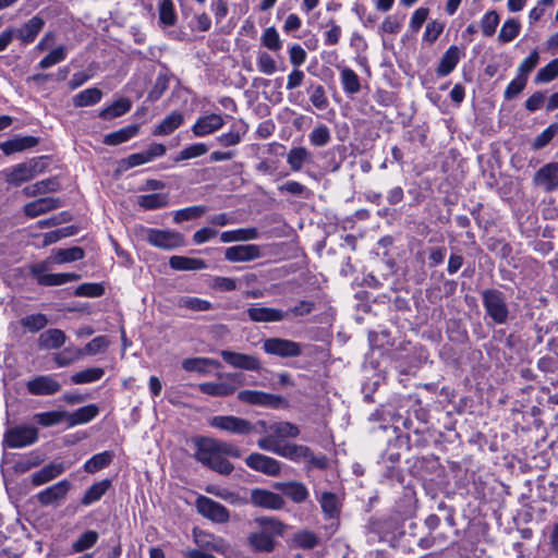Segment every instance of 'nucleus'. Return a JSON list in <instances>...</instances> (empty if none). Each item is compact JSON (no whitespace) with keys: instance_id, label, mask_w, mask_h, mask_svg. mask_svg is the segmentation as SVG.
Instances as JSON below:
<instances>
[{"instance_id":"11","label":"nucleus","mask_w":558,"mask_h":558,"mask_svg":"<svg viewBox=\"0 0 558 558\" xmlns=\"http://www.w3.org/2000/svg\"><path fill=\"white\" fill-rule=\"evenodd\" d=\"M38 439V429L34 426H16L4 434V442L9 448H22L33 445Z\"/></svg>"},{"instance_id":"57","label":"nucleus","mask_w":558,"mask_h":558,"mask_svg":"<svg viewBox=\"0 0 558 558\" xmlns=\"http://www.w3.org/2000/svg\"><path fill=\"white\" fill-rule=\"evenodd\" d=\"M66 52L68 49L65 46H59L51 50L44 59H41L38 63V66L44 70L58 64L66 58Z\"/></svg>"},{"instance_id":"21","label":"nucleus","mask_w":558,"mask_h":558,"mask_svg":"<svg viewBox=\"0 0 558 558\" xmlns=\"http://www.w3.org/2000/svg\"><path fill=\"white\" fill-rule=\"evenodd\" d=\"M62 206V202L56 197H41L27 203L24 206V213L31 218L47 214L48 211L58 209Z\"/></svg>"},{"instance_id":"63","label":"nucleus","mask_w":558,"mask_h":558,"mask_svg":"<svg viewBox=\"0 0 558 558\" xmlns=\"http://www.w3.org/2000/svg\"><path fill=\"white\" fill-rule=\"evenodd\" d=\"M558 76V58L543 66L535 76V83H548Z\"/></svg>"},{"instance_id":"14","label":"nucleus","mask_w":558,"mask_h":558,"mask_svg":"<svg viewBox=\"0 0 558 558\" xmlns=\"http://www.w3.org/2000/svg\"><path fill=\"white\" fill-rule=\"evenodd\" d=\"M72 484L68 480H62L39 492L36 496L41 506L58 505L65 499Z\"/></svg>"},{"instance_id":"32","label":"nucleus","mask_w":558,"mask_h":558,"mask_svg":"<svg viewBox=\"0 0 558 558\" xmlns=\"http://www.w3.org/2000/svg\"><path fill=\"white\" fill-rule=\"evenodd\" d=\"M184 117L179 111L168 114L158 125L155 126L153 134L156 136L169 135L182 125Z\"/></svg>"},{"instance_id":"40","label":"nucleus","mask_w":558,"mask_h":558,"mask_svg":"<svg viewBox=\"0 0 558 558\" xmlns=\"http://www.w3.org/2000/svg\"><path fill=\"white\" fill-rule=\"evenodd\" d=\"M300 435V429L296 425L290 422H274L270 424V435L275 439L295 438Z\"/></svg>"},{"instance_id":"46","label":"nucleus","mask_w":558,"mask_h":558,"mask_svg":"<svg viewBox=\"0 0 558 558\" xmlns=\"http://www.w3.org/2000/svg\"><path fill=\"white\" fill-rule=\"evenodd\" d=\"M340 78L343 89L348 94H356L361 89L360 78L357 74L350 68H342Z\"/></svg>"},{"instance_id":"24","label":"nucleus","mask_w":558,"mask_h":558,"mask_svg":"<svg viewBox=\"0 0 558 558\" xmlns=\"http://www.w3.org/2000/svg\"><path fill=\"white\" fill-rule=\"evenodd\" d=\"M68 465L62 462H51L32 474V484L34 486L44 485L57 478L59 475L64 473Z\"/></svg>"},{"instance_id":"8","label":"nucleus","mask_w":558,"mask_h":558,"mask_svg":"<svg viewBox=\"0 0 558 558\" xmlns=\"http://www.w3.org/2000/svg\"><path fill=\"white\" fill-rule=\"evenodd\" d=\"M263 350L267 354L280 357H296L302 354V345L299 342L276 337L265 339Z\"/></svg>"},{"instance_id":"26","label":"nucleus","mask_w":558,"mask_h":558,"mask_svg":"<svg viewBox=\"0 0 558 558\" xmlns=\"http://www.w3.org/2000/svg\"><path fill=\"white\" fill-rule=\"evenodd\" d=\"M275 487L296 504L304 502L308 498V489L301 482L290 481L277 483Z\"/></svg>"},{"instance_id":"59","label":"nucleus","mask_w":558,"mask_h":558,"mask_svg":"<svg viewBox=\"0 0 558 558\" xmlns=\"http://www.w3.org/2000/svg\"><path fill=\"white\" fill-rule=\"evenodd\" d=\"M83 356V350L82 349H70L66 348L63 351L57 353L54 355V362L58 366L64 367L73 362L80 360Z\"/></svg>"},{"instance_id":"44","label":"nucleus","mask_w":558,"mask_h":558,"mask_svg":"<svg viewBox=\"0 0 558 558\" xmlns=\"http://www.w3.org/2000/svg\"><path fill=\"white\" fill-rule=\"evenodd\" d=\"M34 420L45 426H53L62 422L68 423V412L66 411H50V412H43L37 413L34 415Z\"/></svg>"},{"instance_id":"56","label":"nucleus","mask_w":558,"mask_h":558,"mask_svg":"<svg viewBox=\"0 0 558 558\" xmlns=\"http://www.w3.org/2000/svg\"><path fill=\"white\" fill-rule=\"evenodd\" d=\"M159 21L166 26H173L177 22L174 4L171 0H161L159 3Z\"/></svg>"},{"instance_id":"16","label":"nucleus","mask_w":558,"mask_h":558,"mask_svg":"<svg viewBox=\"0 0 558 558\" xmlns=\"http://www.w3.org/2000/svg\"><path fill=\"white\" fill-rule=\"evenodd\" d=\"M535 186L545 192H554L558 189V162H548L539 168L533 177Z\"/></svg>"},{"instance_id":"13","label":"nucleus","mask_w":558,"mask_h":558,"mask_svg":"<svg viewBox=\"0 0 558 558\" xmlns=\"http://www.w3.org/2000/svg\"><path fill=\"white\" fill-rule=\"evenodd\" d=\"M222 360L234 368L244 371L257 372L262 368L260 360L251 354L234 352L230 350H222L220 352Z\"/></svg>"},{"instance_id":"58","label":"nucleus","mask_w":558,"mask_h":558,"mask_svg":"<svg viewBox=\"0 0 558 558\" xmlns=\"http://www.w3.org/2000/svg\"><path fill=\"white\" fill-rule=\"evenodd\" d=\"M207 151H208V147L206 144H203V143L193 144V145H190V146L185 147L184 149H182L174 157V161L179 162V161L201 157V156L205 155Z\"/></svg>"},{"instance_id":"55","label":"nucleus","mask_w":558,"mask_h":558,"mask_svg":"<svg viewBox=\"0 0 558 558\" xmlns=\"http://www.w3.org/2000/svg\"><path fill=\"white\" fill-rule=\"evenodd\" d=\"M98 541V533L96 531L84 532L73 544V553H82L92 548Z\"/></svg>"},{"instance_id":"48","label":"nucleus","mask_w":558,"mask_h":558,"mask_svg":"<svg viewBox=\"0 0 558 558\" xmlns=\"http://www.w3.org/2000/svg\"><path fill=\"white\" fill-rule=\"evenodd\" d=\"M319 504L326 517L335 518L338 515L340 511V505L338 497L335 494L329 492L323 493L319 498Z\"/></svg>"},{"instance_id":"33","label":"nucleus","mask_w":558,"mask_h":558,"mask_svg":"<svg viewBox=\"0 0 558 558\" xmlns=\"http://www.w3.org/2000/svg\"><path fill=\"white\" fill-rule=\"evenodd\" d=\"M250 547L257 553H271L275 549L276 542L259 530L252 532L247 536Z\"/></svg>"},{"instance_id":"19","label":"nucleus","mask_w":558,"mask_h":558,"mask_svg":"<svg viewBox=\"0 0 558 558\" xmlns=\"http://www.w3.org/2000/svg\"><path fill=\"white\" fill-rule=\"evenodd\" d=\"M251 502L255 507L270 510H280L284 507V500L280 495L262 488L252 489Z\"/></svg>"},{"instance_id":"49","label":"nucleus","mask_w":558,"mask_h":558,"mask_svg":"<svg viewBox=\"0 0 558 558\" xmlns=\"http://www.w3.org/2000/svg\"><path fill=\"white\" fill-rule=\"evenodd\" d=\"M206 492L234 506L246 504V500L239 496V494L231 492L227 488H220L218 486L210 485L206 487Z\"/></svg>"},{"instance_id":"35","label":"nucleus","mask_w":558,"mask_h":558,"mask_svg":"<svg viewBox=\"0 0 558 558\" xmlns=\"http://www.w3.org/2000/svg\"><path fill=\"white\" fill-rule=\"evenodd\" d=\"M169 265L175 270H202L207 267L204 259L178 255L170 257Z\"/></svg>"},{"instance_id":"12","label":"nucleus","mask_w":558,"mask_h":558,"mask_svg":"<svg viewBox=\"0 0 558 558\" xmlns=\"http://www.w3.org/2000/svg\"><path fill=\"white\" fill-rule=\"evenodd\" d=\"M245 463L250 469L268 476H277L281 472V463L278 460L258 452L248 454Z\"/></svg>"},{"instance_id":"38","label":"nucleus","mask_w":558,"mask_h":558,"mask_svg":"<svg viewBox=\"0 0 558 558\" xmlns=\"http://www.w3.org/2000/svg\"><path fill=\"white\" fill-rule=\"evenodd\" d=\"M137 204L146 210H155L169 205V195L166 193H154L140 195Z\"/></svg>"},{"instance_id":"7","label":"nucleus","mask_w":558,"mask_h":558,"mask_svg":"<svg viewBox=\"0 0 558 558\" xmlns=\"http://www.w3.org/2000/svg\"><path fill=\"white\" fill-rule=\"evenodd\" d=\"M143 232L145 240L155 247L170 251L184 244V236L174 230L145 228Z\"/></svg>"},{"instance_id":"23","label":"nucleus","mask_w":558,"mask_h":558,"mask_svg":"<svg viewBox=\"0 0 558 558\" xmlns=\"http://www.w3.org/2000/svg\"><path fill=\"white\" fill-rule=\"evenodd\" d=\"M193 536L196 545L204 549H210L217 553H226L228 545L226 542L211 533H207L197 529H194Z\"/></svg>"},{"instance_id":"34","label":"nucleus","mask_w":558,"mask_h":558,"mask_svg":"<svg viewBox=\"0 0 558 558\" xmlns=\"http://www.w3.org/2000/svg\"><path fill=\"white\" fill-rule=\"evenodd\" d=\"M38 144V140L34 136L16 137L0 144L1 150L5 155H11L17 151L32 148Z\"/></svg>"},{"instance_id":"22","label":"nucleus","mask_w":558,"mask_h":558,"mask_svg":"<svg viewBox=\"0 0 558 558\" xmlns=\"http://www.w3.org/2000/svg\"><path fill=\"white\" fill-rule=\"evenodd\" d=\"M45 26V21L38 15L33 16L22 27L14 28L15 37H17L23 45H28L35 40L37 35Z\"/></svg>"},{"instance_id":"41","label":"nucleus","mask_w":558,"mask_h":558,"mask_svg":"<svg viewBox=\"0 0 558 558\" xmlns=\"http://www.w3.org/2000/svg\"><path fill=\"white\" fill-rule=\"evenodd\" d=\"M111 482L109 480H102L93 484L84 494L81 504L84 506H89L96 501H98L109 489Z\"/></svg>"},{"instance_id":"20","label":"nucleus","mask_w":558,"mask_h":558,"mask_svg":"<svg viewBox=\"0 0 558 558\" xmlns=\"http://www.w3.org/2000/svg\"><path fill=\"white\" fill-rule=\"evenodd\" d=\"M26 388L34 396H49L59 392L61 385L52 376L41 375L28 380Z\"/></svg>"},{"instance_id":"4","label":"nucleus","mask_w":558,"mask_h":558,"mask_svg":"<svg viewBox=\"0 0 558 558\" xmlns=\"http://www.w3.org/2000/svg\"><path fill=\"white\" fill-rule=\"evenodd\" d=\"M219 383H202L197 387L199 391L213 397H227L232 395L239 387L244 385L242 373L218 374Z\"/></svg>"},{"instance_id":"52","label":"nucleus","mask_w":558,"mask_h":558,"mask_svg":"<svg viewBox=\"0 0 558 558\" xmlns=\"http://www.w3.org/2000/svg\"><path fill=\"white\" fill-rule=\"evenodd\" d=\"M207 365H216V366H218L219 363L216 362L215 360H210V359H207V357L185 359L182 362V367L186 372H197V373H202V374L207 373V368H206Z\"/></svg>"},{"instance_id":"61","label":"nucleus","mask_w":558,"mask_h":558,"mask_svg":"<svg viewBox=\"0 0 558 558\" xmlns=\"http://www.w3.org/2000/svg\"><path fill=\"white\" fill-rule=\"evenodd\" d=\"M558 133V123H551L548 128H546L541 134H538L533 143L532 148L535 150L544 148L549 142L554 138V136Z\"/></svg>"},{"instance_id":"30","label":"nucleus","mask_w":558,"mask_h":558,"mask_svg":"<svg viewBox=\"0 0 558 558\" xmlns=\"http://www.w3.org/2000/svg\"><path fill=\"white\" fill-rule=\"evenodd\" d=\"M104 96L101 89L97 87L86 88L72 98V104L75 108L89 107L98 104Z\"/></svg>"},{"instance_id":"53","label":"nucleus","mask_w":558,"mask_h":558,"mask_svg":"<svg viewBox=\"0 0 558 558\" xmlns=\"http://www.w3.org/2000/svg\"><path fill=\"white\" fill-rule=\"evenodd\" d=\"M260 43L264 47L271 51H279L282 48V41L276 27H267L262 37Z\"/></svg>"},{"instance_id":"47","label":"nucleus","mask_w":558,"mask_h":558,"mask_svg":"<svg viewBox=\"0 0 558 558\" xmlns=\"http://www.w3.org/2000/svg\"><path fill=\"white\" fill-rule=\"evenodd\" d=\"M104 375V368L90 367L73 374L71 380L77 385L89 384L101 379Z\"/></svg>"},{"instance_id":"36","label":"nucleus","mask_w":558,"mask_h":558,"mask_svg":"<svg viewBox=\"0 0 558 558\" xmlns=\"http://www.w3.org/2000/svg\"><path fill=\"white\" fill-rule=\"evenodd\" d=\"M140 126L137 124H131L125 128H122L116 132L109 133L105 135L104 143L106 145H120L132 137L136 136L138 134Z\"/></svg>"},{"instance_id":"5","label":"nucleus","mask_w":558,"mask_h":558,"mask_svg":"<svg viewBox=\"0 0 558 558\" xmlns=\"http://www.w3.org/2000/svg\"><path fill=\"white\" fill-rule=\"evenodd\" d=\"M43 159L44 157L15 165L4 169L1 174L7 183L19 186L44 171L45 163L43 162Z\"/></svg>"},{"instance_id":"17","label":"nucleus","mask_w":558,"mask_h":558,"mask_svg":"<svg viewBox=\"0 0 558 558\" xmlns=\"http://www.w3.org/2000/svg\"><path fill=\"white\" fill-rule=\"evenodd\" d=\"M248 319L254 323H278L288 317V313L275 307L253 304L246 310Z\"/></svg>"},{"instance_id":"42","label":"nucleus","mask_w":558,"mask_h":558,"mask_svg":"<svg viewBox=\"0 0 558 558\" xmlns=\"http://www.w3.org/2000/svg\"><path fill=\"white\" fill-rule=\"evenodd\" d=\"M113 453L111 451H104L93 456L84 463V470L87 473H96L97 471L106 468L112 461Z\"/></svg>"},{"instance_id":"27","label":"nucleus","mask_w":558,"mask_h":558,"mask_svg":"<svg viewBox=\"0 0 558 558\" xmlns=\"http://www.w3.org/2000/svg\"><path fill=\"white\" fill-rule=\"evenodd\" d=\"M461 59V50L457 46H450L442 54L440 62L436 69L438 76L444 77L449 75Z\"/></svg>"},{"instance_id":"51","label":"nucleus","mask_w":558,"mask_h":558,"mask_svg":"<svg viewBox=\"0 0 558 558\" xmlns=\"http://www.w3.org/2000/svg\"><path fill=\"white\" fill-rule=\"evenodd\" d=\"M308 158L310 153L306 148L294 147L288 153L287 162L293 171H300Z\"/></svg>"},{"instance_id":"1","label":"nucleus","mask_w":558,"mask_h":558,"mask_svg":"<svg viewBox=\"0 0 558 558\" xmlns=\"http://www.w3.org/2000/svg\"><path fill=\"white\" fill-rule=\"evenodd\" d=\"M84 250L80 246L59 248L47 260L34 264L29 267L31 275L37 283L46 287L62 286L66 282L77 281L81 275L76 272L48 274L50 263L65 264L84 258Z\"/></svg>"},{"instance_id":"28","label":"nucleus","mask_w":558,"mask_h":558,"mask_svg":"<svg viewBox=\"0 0 558 558\" xmlns=\"http://www.w3.org/2000/svg\"><path fill=\"white\" fill-rule=\"evenodd\" d=\"M65 340L66 336L61 329L52 328L41 332L37 343L41 350H52L61 348Z\"/></svg>"},{"instance_id":"18","label":"nucleus","mask_w":558,"mask_h":558,"mask_svg":"<svg viewBox=\"0 0 558 558\" xmlns=\"http://www.w3.org/2000/svg\"><path fill=\"white\" fill-rule=\"evenodd\" d=\"M225 257L232 263H244L262 257L260 247L256 244H241L226 248Z\"/></svg>"},{"instance_id":"31","label":"nucleus","mask_w":558,"mask_h":558,"mask_svg":"<svg viewBox=\"0 0 558 558\" xmlns=\"http://www.w3.org/2000/svg\"><path fill=\"white\" fill-rule=\"evenodd\" d=\"M254 523L258 526V530L275 539L277 536H281L284 531V524L272 518V517H259L254 520Z\"/></svg>"},{"instance_id":"45","label":"nucleus","mask_w":558,"mask_h":558,"mask_svg":"<svg viewBox=\"0 0 558 558\" xmlns=\"http://www.w3.org/2000/svg\"><path fill=\"white\" fill-rule=\"evenodd\" d=\"M21 326L29 332H37L48 325V318L45 314L37 313L24 316L20 320Z\"/></svg>"},{"instance_id":"9","label":"nucleus","mask_w":558,"mask_h":558,"mask_svg":"<svg viewBox=\"0 0 558 558\" xmlns=\"http://www.w3.org/2000/svg\"><path fill=\"white\" fill-rule=\"evenodd\" d=\"M195 506L201 515L215 523H227L230 520V511L206 496L197 497Z\"/></svg>"},{"instance_id":"37","label":"nucleus","mask_w":558,"mask_h":558,"mask_svg":"<svg viewBox=\"0 0 558 558\" xmlns=\"http://www.w3.org/2000/svg\"><path fill=\"white\" fill-rule=\"evenodd\" d=\"M132 102L128 98H120L110 106L99 111V118L102 120H111L121 117L131 110Z\"/></svg>"},{"instance_id":"15","label":"nucleus","mask_w":558,"mask_h":558,"mask_svg":"<svg viewBox=\"0 0 558 558\" xmlns=\"http://www.w3.org/2000/svg\"><path fill=\"white\" fill-rule=\"evenodd\" d=\"M238 400L252 404V405H262V407H271V408H278L283 402L284 399L280 396H275L271 393H267L264 391L258 390H242L238 393Z\"/></svg>"},{"instance_id":"10","label":"nucleus","mask_w":558,"mask_h":558,"mask_svg":"<svg viewBox=\"0 0 558 558\" xmlns=\"http://www.w3.org/2000/svg\"><path fill=\"white\" fill-rule=\"evenodd\" d=\"M209 425L235 435H250L251 422L246 418L233 415H217L209 420Z\"/></svg>"},{"instance_id":"39","label":"nucleus","mask_w":558,"mask_h":558,"mask_svg":"<svg viewBox=\"0 0 558 558\" xmlns=\"http://www.w3.org/2000/svg\"><path fill=\"white\" fill-rule=\"evenodd\" d=\"M259 233L256 228H244L232 231H225L220 234L222 243L256 240Z\"/></svg>"},{"instance_id":"43","label":"nucleus","mask_w":558,"mask_h":558,"mask_svg":"<svg viewBox=\"0 0 558 558\" xmlns=\"http://www.w3.org/2000/svg\"><path fill=\"white\" fill-rule=\"evenodd\" d=\"M177 305L193 312H206L213 308L209 301L194 296H181L178 299Z\"/></svg>"},{"instance_id":"62","label":"nucleus","mask_w":558,"mask_h":558,"mask_svg":"<svg viewBox=\"0 0 558 558\" xmlns=\"http://www.w3.org/2000/svg\"><path fill=\"white\" fill-rule=\"evenodd\" d=\"M499 24V15L496 11H489L481 20V28L483 35L486 37H490L496 32V28Z\"/></svg>"},{"instance_id":"64","label":"nucleus","mask_w":558,"mask_h":558,"mask_svg":"<svg viewBox=\"0 0 558 558\" xmlns=\"http://www.w3.org/2000/svg\"><path fill=\"white\" fill-rule=\"evenodd\" d=\"M294 544L303 549H312L318 544V537L311 531H301L293 537Z\"/></svg>"},{"instance_id":"2","label":"nucleus","mask_w":558,"mask_h":558,"mask_svg":"<svg viewBox=\"0 0 558 558\" xmlns=\"http://www.w3.org/2000/svg\"><path fill=\"white\" fill-rule=\"evenodd\" d=\"M259 449L270 451L293 462H305L307 466L325 470L328 466V459L325 456L316 457L312 450L304 445L294 442H279L274 436H265L257 441Z\"/></svg>"},{"instance_id":"3","label":"nucleus","mask_w":558,"mask_h":558,"mask_svg":"<svg viewBox=\"0 0 558 558\" xmlns=\"http://www.w3.org/2000/svg\"><path fill=\"white\" fill-rule=\"evenodd\" d=\"M194 444L196 448L194 457L203 465L222 475H229L233 471V465L218 452L216 439L198 437Z\"/></svg>"},{"instance_id":"60","label":"nucleus","mask_w":558,"mask_h":558,"mask_svg":"<svg viewBox=\"0 0 558 558\" xmlns=\"http://www.w3.org/2000/svg\"><path fill=\"white\" fill-rule=\"evenodd\" d=\"M520 28L521 25L519 21L514 19L507 20L499 32V40L502 43H509L513 40L519 35Z\"/></svg>"},{"instance_id":"25","label":"nucleus","mask_w":558,"mask_h":558,"mask_svg":"<svg viewBox=\"0 0 558 558\" xmlns=\"http://www.w3.org/2000/svg\"><path fill=\"white\" fill-rule=\"evenodd\" d=\"M225 121L220 114L211 113L201 117L192 128L196 136H205L222 128Z\"/></svg>"},{"instance_id":"50","label":"nucleus","mask_w":558,"mask_h":558,"mask_svg":"<svg viewBox=\"0 0 558 558\" xmlns=\"http://www.w3.org/2000/svg\"><path fill=\"white\" fill-rule=\"evenodd\" d=\"M310 94V100L312 105L318 110H325L328 105V98L326 96L325 88L322 85L312 84L307 87Z\"/></svg>"},{"instance_id":"54","label":"nucleus","mask_w":558,"mask_h":558,"mask_svg":"<svg viewBox=\"0 0 558 558\" xmlns=\"http://www.w3.org/2000/svg\"><path fill=\"white\" fill-rule=\"evenodd\" d=\"M206 213V207L201 205L190 206L180 210H177L173 215L175 223L196 219Z\"/></svg>"},{"instance_id":"29","label":"nucleus","mask_w":558,"mask_h":558,"mask_svg":"<svg viewBox=\"0 0 558 558\" xmlns=\"http://www.w3.org/2000/svg\"><path fill=\"white\" fill-rule=\"evenodd\" d=\"M98 407L88 404L70 413L68 412V425L73 427L75 425L86 424L98 415Z\"/></svg>"},{"instance_id":"6","label":"nucleus","mask_w":558,"mask_h":558,"mask_svg":"<svg viewBox=\"0 0 558 558\" xmlns=\"http://www.w3.org/2000/svg\"><path fill=\"white\" fill-rule=\"evenodd\" d=\"M483 305L487 315L496 324H505L508 319L509 310L505 295L501 291L488 289L482 292Z\"/></svg>"}]
</instances>
